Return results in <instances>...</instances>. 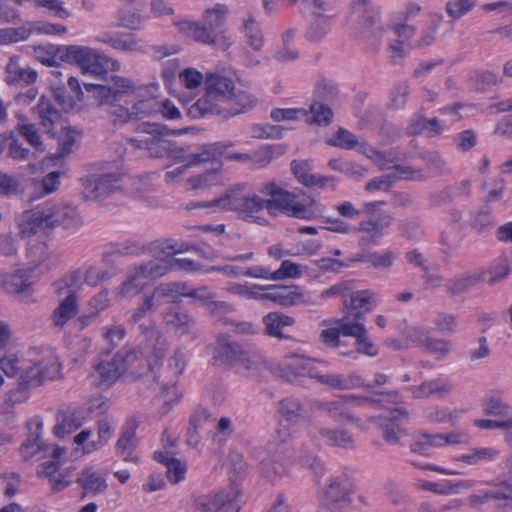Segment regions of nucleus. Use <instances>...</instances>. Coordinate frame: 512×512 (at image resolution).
<instances>
[{"instance_id":"nucleus-33","label":"nucleus","mask_w":512,"mask_h":512,"mask_svg":"<svg viewBox=\"0 0 512 512\" xmlns=\"http://www.w3.org/2000/svg\"><path fill=\"white\" fill-rule=\"evenodd\" d=\"M263 323L269 336L283 339L289 337L285 330L295 324V319L279 312H271L263 318Z\"/></svg>"},{"instance_id":"nucleus-14","label":"nucleus","mask_w":512,"mask_h":512,"mask_svg":"<svg viewBox=\"0 0 512 512\" xmlns=\"http://www.w3.org/2000/svg\"><path fill=\"white\" fill-rule=\"evenodd\" d=\"M147 297L156 310L165 304L179 305L184 298L192 297V285L182 281L160 283Z\"/></svg>"},{"instance_id":"nucleus-1","label":"nucleus","mask_w":512,"mask_h":512,"mask_svg":"<svg viewBox=\"0 0 512 512\" xmlns=\"http://www.w3.org/2000/svg\"><path fill=\"white\" fill-rule=\"evenodd\" d=\"M194 110L198 116L223 114L224 119L245 113L256 106V98L236 88L234 81L217 73L194 70Z\"/></svg>"},{"instance_id":"nucleus-52","label":"nucleus","mask_w":512,"mask_h":512,"mask_svg":"<svg viewBox=\"0 0 512 512\" xmlns=\"http://www.w3.org/2000/svg\"><path fill=\"white\" fill-rule=\"evenodd\" d=\"M243 30L246 37V43L255 51L261 50L264 45V36L255 19L252 17L246 19L243 22Z\"/></svg>"},{"instance_id":"nucleus-58","label":"nucleus","mask_w":512,"mask_h":512,"mask_svg":"<svg viewBox=\"0 0 512 512\" xmlns=\"http://www.w3.org/2000/svg\"><path fill=\"white\" fill-rule=\"evenodd\" d=\"M126 330L121 324L106 325L101 328V335L104 342L108 345L107 353H110L123 340Z\"/></svg>"},{"instance_id":"nucleus-59","label":"nucleus","mask_w":512,"mask_h":512,"mask_svg":"<svg viewBox=\"0 0 512 512\" xmlns=\"http://www.w3.org/2000/svg\"><path fill=\"white\" fill-rule=\"evenodd\" d=\"M164 321L172 326L179 333H187L190 324V315L187 312H181L178 307H173L165 313Z\"/></svg>"},{"instance_id":"nucleus-39","label":"nucleus","mask_w":512,"mask_h":512,"mask_svg":"<svg viewBox=\"0 0 512 512\" xmlns=\"http://www.w3.org/2000/svg\"><path fill=\"white\" fill-rule=\"evenodd\" d=\"M362 249L360 253L350 258L351 262L371 263L372 267L376 269H389L393 265L394 254L392 251L378 253Z\"/></svg>"},{"instance_id":"nucleus-10","label":"nucleus","mask_w":512,"mask_h":512,"mask_svg":"<svg viewBox=\"0 0 512 512\" xmlns=\"http://www.w3.org/2000/svg\"><path fill=\"white\" fill-rule=\"evenodd\" d=\"M242 503L238 481L231 479L229 487L215 494L199 496L194 500V512H239Z\"/></svg>"},{"instance_id":"nucleus-17","label":"nucleus","mask_w":512,"mask_h":512,"mask_svg":"<svg viewBox=\"0 0 512 512\" xmlns=\"http://www.w3.org/2000/svg\"><path fill=\"white\" fill-rule=\"evenodd\" d=\"M32 110L44 132L51 137H55L58 134V127H62L65 120L63 113L55 105L53 99L45 95L41 96Z\"/></svg>"},{"instance_id":"nucleus-2","label":"nucleus","mask_w":512,"mask_h":512,"mask_svg":"<svg viewBox=\"0 0 512 512\" xmlns=\"http://www.w3.org/2000/svg\"><path fill=\"white\" fill-rule=\"evenodd\" d=\"M377 303L376 294L370 290L351 292L344 300L343 330L355 338V350L340 351L342 356L357 360L358 354L368 357H375L378 354V348L369 337L364 324L366 313L372 311Z\"/></svg>"},{"instance_id":"nucleus-61","label":"nucleus","mask_w":512,"mask_h":512,"mask_svg":"<svg viewBox=\"0 0 512 512\" xmlns=\"http://www.w3.org/2000/svg\"><path fill=\"white\" fill-rule=\"evenodd\" d=\"M112 433H113V427H112L111 423L106 419L100 420L98 422V430H97L98 440L88 443L83 448L84 452L90 453V452H92L94 450H98L101 447H103L104 445H106L108 443V441L110 440Z\"/></svg>"},{"instance_id":"nucleus-15","label":"nucleus","mask_w":512,"mask_h":512,"mask_svg":"<svg viewBox=\"0 0 512 512\" xmlns=\"http://www.w3.org/2000/svg\"><path fill=\"white\" fill-rule=\"evenodd\" d=\"M82 194L88 200L104 199L120 189L121 179L114 173L88 175L81 179Z\"/></svg>"},{"instance_id":"nucleus-62","label":"nucleus","mask_w":512,"mask_h":512,"mask_svg":"<svg viewBox=\"0 0 512 512\" xmlns=\"http://www.w3.org/2000/svg\"><path fill=\"white\" fill-rule=\"evenodd\" d=\"M58 131L59 153L61 156L68 155L69 153L72 152V147L79 138V134L76 130H73L68 126H65V123L62 124V127H58Z\"/></svg>"},{"instance_id":"nucleus-31","label":"nucleus","mask_w":512,"mask_h":512,"mask_svg":"<svg viewBox=\"0 0 512 512\" xmlns=\"http://www.w3.org/2000/svg\"><path fill=\"white\" fill-rule=\"evenodd\" d=\"M84 417L81 411L67 408L59 411L57 414V422L54 426V434L58 438H64L82 426Z\"/></svg>"},{"instance_id":"nucleus-40","label":"nucleus","mask_w":512,"mask_h":512,"mask_svg":"<svg viewBox=\"0 0 512 512\" xmlns=\"http://www.w3.org/2000/svg\"><path fill=\"white\" fill-rule=\"evenodd\" d=\"M136 88L140 89V95L128 97V99H130V102L132 103L131 113L133 116V120H141L147 116L159 112V102L154 98L136 100L138 97L142 96V91L145 90V88H142L140 86H136Z\"/></svg>"},{"instance_id":"nucleus-56","label":"nucleus","mask_w":512,"mask_h":512,"mask_svg":"<svg viewBox=\"0 0 512 512\" xmlns=\"http://www.w3.org/2000/svg\"><path fill=\"white\" fill-rule=\"evenodd\" d=\"M430 336L431 331L429 329L418 325L410 326L405 333L406 347L412 346L423 350Z\"/></svg>"},{"instance_id":"nucleus-63","label":"nucleus","mask_w":512,"mask_h":512,"mask_svg":"<svg viewBox=\"0 0 512 512\" xmlns=\"http://www.w3.org/2000/svg\"><path fill=\"white\" fill-rule=\"evenodd\" d=\"M65 453V449L55 446L51 449V452H48V454L52 457V460L46 461L43 464H41L38 473L44 477H48L49 481L57 475V473L60 471L59 465L60 461L59 458Z\"/></svg>"},{"instance_id":"nucleus-6","label":"nucleus","mask_w":512,"mask_h":512,"mask_svg":"<svg viewBox=\"0 0 512 512\" xmlns=\"http://www.w3.org/2000/svg\"><path fill=\"white\" fill-rule=\"evenodd\" d=\"M87 92L92 93L98 105L109 106V116L115 126H122L133 121L131 107L119 102L135 95H140V89L129 78L112 76L107 84L83 83Z\"/></svg>"},{"instance_id":"nucleus-9","label":"nucleus","mask_w":512,"mask_h":512,"mask_svg":"<svg viewBox=\"0 0 512 512\" xmlns=\"http://www.w3.org/2000/svg\"><path fill=\"white\" fill-rule=\"evenodd\" d=\"M228 14V8L224 4H215L207 8L199 22H194V41L227 51L233 45V40L226 30L215 32L223 26Z\"/></svg>"},{"instance_id":"nucleus-16","label":"nucleus","mask_w":512,"mask_h":512,"mask_svg":"<svg viewBox=\"0 0 512 512\" xmlns=\"http://www.w3.org/2000/svg\"><path fill=\"white\" fill-rule=\"evenodd\" d=\"M409 419V413L404 408H396L388 410L378 417L372 416L369 418L371 422L376 420L380 421V427L383 430V439L390 445H397L400 443L401 437L405 435V430L402 424Z\"/></svg>"},{"instance_id":"nucleus-49","label":"nucleus","mask_w":512,"mask_h":512,"mask_svg":"<svg viewBox=\"0 0 512 512\" xmlns=\"http://www.w3.org/2000/svg\"><path fill=\"white\" fill-rule=\"evenodd\" d=\"M510 264L506 257H499L489 266L486 271H482L481 273H486V282L489 285H494L503 279H505L510 273Z\"/></svg>"},{"instance_id":"nucleus-32","label":"nucleus","mask_w":512,"mask_h":512,"mask_svg":"<svg viewBox=\"0 0 512 512\" xmlns=\"http://www.w3.org/2000/svg\"><path fill=\"white\" fill-rule=\"evenodd\" d=\"M190 130V127H186L184 129H169L166 125L150 122H143L137 127V133L145 134L144 149L149 152L155 145V140L158 135H181L183 133H188Z\"/></svg>"},{"instance_id":"nucleus-53","label":"nucleus","mask_w":512,"mask_h":512,"mask_svg":"<svg viewBox=\"0 0 512 512\" xmlns=\"http://www.w3.org/2000/svg\"><path fill=\"white\" fill-rule=\"evenodd\" d=\"M423 351L434 355L437 360H443L452 353L453 342L447 338H436L431 335Z\"/></svg>"},{"instance_id":"nucleus-5","label":"nucleus","mask_w":512,"mask_h":512,"mask_svg":"<svg viewBox=\"0 0 512 512\" xmlns=\"http://www.w3.org/2000/svg\"><path fill=\"white\" fill-rule=\"evenodd\" d=\"M82 224L76 207L64 202L46 201L26 212L19 227L23 235L30 236L57 226L77 230Z\"/></svg>"},{"instance_id":"nucleus-43","label":"nucleus","mask_w":512,"mask_h":512,"mask_svg":"<svg viewBox=\"0 0 512 512\" xmlns=\"http://www.w3.org/2000/svg\"><path fill=\"white\" fill-rule=\"evenodd\" d=\"M77 483L85 494L96 495L104 492L107 488L105 478L92 469L83 470L77 478Z\"/></svg>"},{"instance_id":"nucleus-38","label":"nucleus","mask_w":512,"mask_h":512,"mask_svg":"<svg viewBox=\"0 0 512 512\" xmlns=\"http://www.w3.org/2000/svg\"><path fill=\"white\" fill-rule=\"evenodd\" d=\"M289 456H284L275 449L273 444L268 446V456L261 460L262 472L265 477L272 479L281 476L286 472L283 460Z\"/></svg>"},{"instance_id":"nucleus-24","label":"nucleus","mask_w":512,"mask_h":512,"mask_svg":"<svg viewBox=\"0 0 512 512\" xmlns=\"http://www.w3.org/2000/svg\"><path fill=\"white\" fill-rule=\"evenodd\" d=\"M124 373V366L117 365L114 357L110 361H99L93 366L89 379L98 387H109Z\"/></svg>"},{"instance_id":"nucleus-18","label":"nucleus","mask_w":512,"mask_h":512,"mask_svg":"<svg viewBox=\"0 0 512 512\" xmlns=\"http://www.w3.org/2000/svg\"><path fill=\"white\" fill-rule=\"evenodd\" d=\"M392 222L393 217L386 212L379 213L377 217H368L360 221L357 230L363 235L359 238L358 245L361 248L376 245L383 237V231L390 227Z\"/></svg>"},{"instance_id":"nucleus-28","label":"nucleus","mask_w":512,"mask_h":512,"mask_svg":"<svg viewBox=\"0 0 512 512\" xmlns=\"http://www.w3.org/2000/svg\"><path fill=\"white\" fill-rule=\"evenodd\" d=\"M285 370L287 374L282 377H284L286 381H292L290 375L293 377L309 376L313 378L317 367L315 366L314 360L310 358L303 355L290 354L285 356Z\"/></svg>"},{"instance_id":"nucleus-25","label":"nucleus","mask_w":512,"mask_h":512,"mask_svg":"<svg viewBox=\"0 0 512 512\" xmlns=\"http://www.w3.org/2000/svg\"><path fill=\"white\" fill-rule=\"evenodd\" d=\"M348 398H341L332 401H314L311 403L313 410L323 412L329 416L336 423L344 422H357L356 419L348 409Z\"/></svg>"},{"instance_id":"nucleus-12","label":"nucleus","mask_w":512,"mask_h":512,"mask_svg":"<svg viewBox=\"0 0 512 512\" xmlns=\"http://www.w3.org/2000/svg\"><path fill=\"white\" fill-rule=\"evenodd\" d=\"M354 487L345 476L332 477L321 499L331 512H340L353 504Z\"/></svg>"},{"instance_id":"nucleus-27","label":"nucleus","mask_w":512,"mask_h":512,"mask_svg":"<svg viewBox=\"0 0 512 512\" xmlns=\"http://www.w3.org/2000/svg\"><path fill=\"white\" fill-rule=\"evenodd\" d=\"M37 72L27 65H22L19 57H11L6 66L5 81L8 85H29L36 81Z\"/></svg>"},{"instance_id":"nucleus-22","label":"nucleus","mask_w":512,"mask_h":512,"mask_svg":"<svg viewBox=\"0 0 512 512\" xmlns=\"http://www.w3.org/2000/svg\"><path fill=\"white\" fill-rule=\"evenodd\" d=\"M304 267L290 260H284L278 270L270 272L269 269L262 266H255L247 269V277L257 279H270L274 281L284 280L286 278H299L303 273Z\"/></svg>"},{"instance_id":"nucleus-44","label":"nucleus","mask_w":512,"mask_h":512,"mask_svg":"<svg viewBox=\"0 0 512 512\" xmlns=\"http://www.w3.org/2000/svg\"><path fill=\"white\" fill-rule=\"evenodd\" d=\"M194 300L200 301L208 310L213 313H229L233 310L232 306L224 301H217L215 294L206 286L194 289Z\"/></svg>"},{"instance_id":"nucleus-23","label":"nucleus","mask_w":512,"mask_h":512,"mask_svg":"<svg viewBox=\"0 0 512 512\" xmlns=\"http://www.w3.org/2000/svg\"><path fill=\"white\" fill-rule=\"evenodd\" d=\"M266 289L268 292L261 297L280 306L290 307L305 302L304 293L297 285H269Z\"/></svg>"},{"instance_id":"nucleus-41","label":"nucleus","mask_w":512,"mask_h":512,"mask_svg":"<svg viewBox=\"0 0 512 512\" xmlns=\"http://www.w3.org/2000/svg\"><path fill=\"white\" fill-rule=\"evenodd\" d=\"M37 280L34 268L17 270L5 281L6 289L11 293H23Z\"/></svg>"},{"instance_id":"nucleus-36","label":"nucleus","mask_w":512,"mask_h":512,"mask_svg":"<svg viewBox=\"0 0 512 512\" xmlns=\"http://www.w3.org/2000/svg\"><path fill=\"white\" fill-rule=\"evenodd\" d=\"M154 267H157L158 277H162L170 271H192V260L189 258L173 256H156L153 260Z\"/></svg>"},{"instance_id":"nucleus-57","label":"nucleus","mask_w":512,"mask_h":512,"mask_svg":"<svg viewBox=\"0 0 512 512\" xmlns=\"http://www.w3.org/2000/svg\"><path fill=\"white\" fill-rule=\"evenodd\" d=\"M310 117L306 121L318 126H327L332 121L333 112L331 108L321 102L315 101L310 106Z\"/></svg>"},{"instance_id":"nucleus-60","label":"nucleus","mask_w":512,"mask_h":512,"mask_svg":"<svg viewBox=\"0 0 512 512\" xmlns=\"http://www.w3.org/2000/svg\"><path fill=\"white\" fill-rule=\"evenodd\" d=\"M484 413L499 419L512 418L511 407L497 396H491L485 400Z\"/></svg>"},{"instance_id":"nucleus-13","label":"nucleus","mask_w":512,"mask_h":512,"mask_svg":"<svg viewBox=\"0 0 512 512\" xmlns=\"http://www.w3.org/2000/svg\"><path fill=\"white\" fill-rule=\"evenodd\" d=\"M158 269L152 260L134 266L128 271L126 280L118 287L117 294L122 298H130L140 294L146 287V279H157Z\"/></svg>"},{"instance_id":"nucleus-11","label":"nucleus","mask_w":512,"mask_h":512,"mask_svg":"<svg viewBox=\"0 0 512 512\" xmlns=\"http://www.w3.org/2000/svg\"><path fill=\"white\" fill-rule=\"evenodd\" d=\"M247 185L238 183L229 187L225 192L212 200H194V210H198L202 214H213L223 211H235L239 213L245 196Z\"/></svg>"},{"instance_id":"nucleus-54","label":"nucleus","mask_w":512,"mask_h":512,"mask_svg":"<svg viewBox=\"0 0 512 512\" xmlns=\"http://www.w3.org/2000/svg\"><path fill=\"white\" fill-rule=\"evenodd\" d=\"M337 327L322 330L320 339L324 345L336 349L344 347L346 344L340 339V336L353 337L351 334L344 333L342 317L336 321Z\"/></svg>"},{"instance_id":"nucleus-8","label":"nucleus","mask_w":512,"mask_h":512,"mask_svg":"<svg viewBox=\"0 0 512 512\" xmlns=\"http://www.w3.org/2000/svg\"><path fill=\"white\" fill-rule=\"evenodd\" d=\"M138 329L141 345H143L142 350L123 348L114 355L117 365L124 366V372L133 368L135 363H139V366L142 364L150 366L146 358L154 356L160 359L167 350V341L153 322L141 323Z\"/></svg>"},{"instance_id":"nucleus-3","label":"nucleus","mask_w":512,"mask_h":512,"mask_svg":"<svg viewBox=\"0 0 512 512\" xmlns=\"http://www.w3.org/2000/svg\"><path fill=\"white\" fill-rule=\"evenodd\" d=\"M259 192L270 198L263 199L258 195L245 196L238 213L241 217L253 218L264 208L270 215L283 213L293 218H311L313 214L310 206L300 204V195L280 188L275 182L263 184Z\"/></svg>"},{"instance_id":"nucleus-48","label":"nucleus","mask_w":512,"mask_h":512,"mask_svg":"<svg viewBox=\"0 0 512 512\" xmlns=\"http://www.w3.org/2000/svg\"><path fill=\"white\" fill-rule=\"evenodd\" d=\"M33 53L39 62L49 67L58 66L59 61H62L61 46L52 44L37 46Z\"/></svg>"},{"instance_id":"nucleus-21","label":"nucleus","mask_w":512,"mask_h":512,"mask_svg":"<svg viewBox=\"0 0 512 512\" xmlns=\"http://www.w3.org/2000/svg\"><path fill=\"white\" fill-rule=\"evenodd\" d=\"M79 68L85 75L89 74L95 77H101L109 71L120 70V63L91 48Z\"/></svg>"},{"instance_id":"nucleus-19","label":"nucleus","mask_w":512,"mask_h":512,"mask_svg":"<svg viewBox=\"0 0 512 512\" xmlns=\"http://www.w3.org/2000/svg\"><path fill=\"white\" fill-rule=\"evenodd\" d=\"M300 204L310 206L313 212L311 218H299L300 220H319L328 224V226L322 227L323 229L334 233L350 234L353 232V227L344 220L338 217L325 216L323 205L314 197L302 194V196H300Z\"/></svg>"},{"instance_id":"nucleus-45","label":"nucleus","mask_w":512,"mask_h":512,"mask_svg":"<svg viewBox=\"0 0 512 512\" xmlns=\"http://www.w3.org/2000/svg\"><path fill=\"white\" fill-rule=\"evenodd\" d=\"M97 41L125 53L138 51L140 48L137 39L133 35L103 33L97 37Z\"/></svg>"},{"instance_id":"nucleus-64","label":"nucleus","mask_w":512,"mask_h":512,"mask_svg":"<svg viewBox=\"0 0 512 512\" xmlns=\"http://www.w3.org/2000/svg\"><path fill=\"white\" fill-rule=\"evenodd\" d=\"M90 49V47L80 45L61 46L62 61L75 64L80 67Z\"/></svg>"},{"instance_id":"nucleus-46","label":"nucleus","mask_w":512,"mask_h":512,"mask_svg":"<svg viewBox=\"0 0 512 512\" xmlns=\"http://www.w3.org/2000/svg\"><path fill=\"white\" fill-rule=\"evenodd\" d=\"M331 17L317 16L311 17L309 25L306 29L305 37L312 43H318L322 41L330 32Z\"/></svg>"},{"instance_id":"nucleus-26","label":"nucleus","mask_w":512,"mask_h":512,"mask_svg":"<svg viewBox=\"0 0 512 512\" xmlns=\"http://www.w3.org/2000/svg\"><path fill=\"white\" fill-rule=\"evenodd\" d=\"M398 176L388 174L381 177H375L370 180L366 186V191H374V190H387L392 184L396 182L397 179H423L424 175L421 170H413L410 166H396L395 167Z\"/></svg>"},{"instance_id":"nucleus-30","label":"nucleus","mask_w":512,"mask_h":512,"mask_svg":"<svg viewBox=\"0 0 512 512\" xmlns=\"http://www.w3.org/2000/svg\"><path fill=\"white\" fill-rule=\"evenodd\" d=\"M225 232V225L219 224L213 225H199L194 226V242H204L206 248H198L194 244V252L199 253L204 258H211L214 253L210 248V245L214 242L215 238L222 235Z\"/></svg>"},{"instance_id":"nucleus-37","label":"nucleus","mask_w":512,"mask_h":512,"mask_svg":"<svg viewBox=\"0 0 512 512\" xmlns=\"http://www.w3.org/2000/svg\"><path fill=\"white\" fill-rule=\"evenodd\" d=\"M78 311L77 297L73 294H66L65 298L53 311V324L57 327H63L70 319L78 314Z\"/></svg>"},{"instance_id":"nucleus-42","label":"nucleus","mask_w":512,"mask_h":512,"mask_svg":"<svg viewBox=\"0 0 512 512\" xmlns=\"http://www.w3.org/2000/svg\"><path fill=\"white\" fill-rule=\"evenodd\" d=\"M233 147L232 142H215L212 144H205L199 148L196 156V163H200L207 167L212 162H221L219 156H221L226 149Z\"/></svg>"},{"instance_id":"nucleus-4","label":"nucleus","mask_w":512,"mask_h":512,"mask_svg":"<svg viewBox=\"0 0 512 512\" xmlns=\"http://www.w3.org/2000/svg\"><path fill=\"white\" fill-rule=\"evenodd\" d=\"M0 369L8 377H14L22 369L18 381L21 389L36 388L62 376L59 358L51 350L30 360L24 368L21 367V361L17 354L5 355L0 359Z\"/></svg>"},{"instance_id":"nucleus-34","label":"nucleus","mask_w":512,"mask_h":512,"mask_svg":"<svg viewBox=\"0 0 512 512\" xmlns=\"http://www.w3.org/2000/svg\"><path fill=\"white\" fill-rule=\"evenodd\" d=\"M485 280L486 273H464L449 279L445 284V289L450 296H457Z\"/></svg>"},{"instance_id":"nucleus-7","label":"nucleus","mask_w":512,"mask_h":512,"mask_svg":"<svg viewBox=\"0 0 512 512\" xmlns=\"http://www.w3.org/2000/svg\"><path fill=\"white\" fill-rule=\"evenodd\" d=\"M212 360L217 367L235 369L238 373L259 370L266 366V359L260 351L243 346L227 334L216 337Z\"/></svg>"},{"instance_id":"nucleus-51","label":"nucleus","mask_w":512,"mask_h":512,"mask_svg":"<svg viewBox=\"0 0 512 512\" xmlns=\"http://www.w3.org/2000/svg\"><path fill=\"white\" fill-rule=\"evenodd\" d=\"M443 445V437L441 434L423 433L417 436L414 443L410 446V450L420 455H429L434 447Z\"/></svg>"},{"instance_id":"nucleus-29","label":"nucleus","mask_w":512,"mask_h":512,"mask_svg":"<svg viewBox=\"0 0 512 512\" xmlns=\"http://www.w3.org/2000/svg\"><path fill=\"white\" fill-rule=\"evenodd\" d=\"M278 413L291 424H299L309 420L308 411L300 399L286 397L278 402Z\"/></svg>"},{"instance_id":"nucleus-47","label":"nucleus","mask_w":512,"mask_h":512,"mask_svg":"<svg viewBox=\"0 0 512 512\" xmlns=\"http://www.w3.org/2000/svg\"><path fill=\"white\" fill-rule=\"evenodd\" d=\"M83 286V274L76 270L73 271L55 283V289L58 294H73L78 298V293Z\"/></svg>"},{"instance_id":"nucleus-20","label":"nucleus","mask_w":512,"mask_h":512,"mask_svg":"<svg viewBox=\"0 0 512 512\" xmlns=\"http://www.w3.org/2000/svg\"><path fill=\"white\" fill-rule=\"evenodd\" d=\"M223 163L212 162L207 167L196 163L194 156V191L207 190L223 184Z\"/></svg>"},{"instance_id":"nucleus-55","label":"nucleus","mask_w":512,"mask_h":512,"mask_svg":"<svg viewBox=\"0 0 512 512\" xmlns=\"http://www.w3.org/2000/svg\"><path fill=\"white\" fill-rule=\"evenodd\" d=\"M410 94V84L403 80L394 84L390 91L389 107L394 110H402L405 108L408 96Z\"/></svg>"},{"instance_id":"nucleus-35","label":"nucleus","mask_w":512,"mask_h":512,"mask_svg":"<svg viewBox=\"0 0 512 512\" xmlns=\"http://www.w3.org/2000/svg\"><path fill=\"white\" fill-rule=\"evenodd\" d=\"M427 132L428 136L435 137L443 132V126L437 118L427 119L421 114H416L406 128L409 136H415Z\"/></svg>"},{"instance_id":"nucleus-50","label":"nucleus","mask_w":512,"mask_h":512,"mask_svg":"<svg viewBox=\"0 0 512 512\" xmlns=\"http://www.w3.org/2000/svg\"><path fill=\"white\" fill-rule=\"evenodd\" d=\"M319 434L326 440L330 446H337L342 448H352L354 440L351 434L342 429H325L319 430Z\"/></svg>"}]
</instances>
